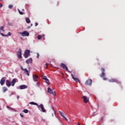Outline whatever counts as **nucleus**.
Listing matches in <instances>:
<instances>
[{
	"label": "nucleus",
	"mask_w": 125,
	"mask_h": 125,
	"mask_svg": "<svg viewBox=\"0 0 125 125\" xmlns=\"http://www.w3.org/2000/svg\"><path fill=\"white\" fill-rule=\"evenodd\" d=\"M38 25V22H36L35 23V26H37Z\"/></svg>",
	"instance_id": "ea45409f"
},
{
	"label": "nucleus",
	"mask_w": 125,
	"mask_h": 125,
	"mask_svg": "<svg viewBox=\"0 0 125 125\" xmlns=\"http://www.w3.org/2000/svg\"><path fill=\"white\" fill-rule=\"evenodd\" d=\"M24 73H26V74H27V75L28 76H29V73H30V72H29V71H28V70L27 69V68H25V69H24Z\"/></svg>",
	"instance_id": "412c9836"
},
{
	"label": "nucleus",
	"mask_w": 125,
	"mask_h": 125,
	"mask_svg": "<svg viewBox=\"0 0 125 125\" xmlns=\"http://www.w3.org/2000/svg\"><path fill=\"white\" fill-rule=\"evenodd\" d=\"M17 80V79L16 78H14L12 80V81L11 82V85L12 86H14L15 85Z\"/></svg>",
	"instance_id": "ddd939ff"
},
{
	"label": "nucleus",
	"mask_w": 125,
	"mask_h": 125,
	"mask_svg": "<svg viewBox=\"0 0 125 125\" xmlns=\"http://www.w3.org/2000/svg\"><path fill=\"white\" fill-rule=\"evenodd\" d=\"M21 34L22 35V37H28L29 35V33L26 31H24L23 32H21Z\"/></svg>",
	"instance_id": "6e6552de"
},
{
	"label": "nucleus",
	"mask_w": 125,
	"mask_h": 125,
	"mask_svg": "<svg viewBox=\"0 0 125 125\" xmlns=\"http://www.w3.org/2000/svg\"><path fill=\"white\" fill-rule=\"evenodd\" d=\"M6 85L8 87H10L11 85V82L8 80H7L6 81Z\"/></svg>",
	"instance_id": "a211bd4d"
},
{
	"label": "nucleus",
	"mask_w": 125,
	"mask_h": 125,
	"mask_svg": "<svg viewBox=\"0 0 125 125\" xmlns=\"http://www.w3.org/2000/svg\"><path fill=\"white\" fill-rule=\"evenodd\" d=\"M71 77L76 82H78L79 83H81L80 80L78 78L75 77L73 74H71Z\"/></svg>",
	"instance_id": "1a4fd4ad"
},
{
	"label": "nucleus",
	"mask_w": 125,
	"mask_h": 125,
	"mask_svg": "<svg viewBox=\"0 0 125 125\" xmlns=\"http://www.w3.org/2000/svg\"><path fill=\"white\" fill-rule=\"evenodd\" d=\"M52 109H53V110L54 111V114H55V115L56 116V112L55 110L54 109L53 107H52Z\"/></svg>",
	"instance_id": "2f4dec72"
},
{
	"label": "nucleus",
	"mask_w": 125,
	"mask_h": 125,
	"mask_svg": "<svg viewBox=\"0 0 125 125\" xmlns=\"http://www.w3.org/2000/svg\"><path fill=\"white\" fill-rule=\"evenodd\" d=\"M30 51L29 50H26L24 52V56L25 58L27 59L29 57V56L30 55Z\"/></svg>",
	"instance_id": "20e7f679"
},
{
	"label": "nucleus",
	"mask_w": 125,
	"mask_h": 125,
	"mask_svg": "<svg viewBox=\"0 0 125 125\" xmlns=\"http://www.w3.org/2000/svg\"><path fill=\"white\" fill-rule=\"evenodd\" d=\"M13 5H9L8 6V8H9V9H12V8H13Z\"/></svg>",
	"instance_id": "cd10ccee"
},
{
	"label": "nucleus",
	"mask_w": 125,
	"mask_h": 125,
	"mask_svg": "<svg viewBox=\"0 0 125 125\" xmlns=\"http://www.w3.org/2000/svg\"><path fill=\"white\" fill-rule=\"evenodd\" d=\"M0 64H1V63H0Z\"/></svg>",
	"instance_id": "8fccbe9b"
},
{
	"label": "nucleus",
	"mask_w": 125,
	"mask_h": 125,
	"mask_svg": "<svg viewBox=\"0 0 125 125\" xmlns=\"http://www.w3.org/2000/svg\"><path fill=\"white\" fill-rule=\"evenodd\" d=\"M62 77H63V78L64 79H65V77H64V74H63V73H62Z\"/></svg>",
	"instance_id": "c9c22d12"
},
{
	"label": "nucleus",
	"mask_w": 125,
	"mask_h": 125,
	"mask_svg": "<svg viewBox=\"0 0 125 125\" xmlns=\"http://www.w3.org/2000/svg\"><path fill=\"white\" fill-rule=\"evenodd\" d=\"M32 25H33V24H31V26H32Z\"/></svg>",
	"instance_id": "de8ad7c7"
},
{
	"label": "nucleus",
	"mask_w": 125,
	"mask_h": 125,
	"mask_svg": "<svg viewBox=\"0 0 125 125\" xmlns=\"http://www.w3.org/2000/svg\"><path fill=\"white\" fill-rule=\"evenodd\" d=\"M5 78L4 77L2 78L0 81V83L2 86L4 84V83H5Z\"/></svg>",
	"instance_id": "4468645a"
},
{
	"label": "nucleus",
	"mask_w": 125,
	"mask_h": 125,
	"mask_svg": "<svg viewBox=\"0 0 125 125\" xmlns=\"http://www.w3.org/2000/svg\"><path fill=\"white\" fill-rule=\"evenodd\" d=\"M37 58L38 59H39V57H40V54H39V53H37Z\"/></svg>",
	"instance_id": "7c9ffc66"
},
{
	"label": "nucleus",
	"mask_w": 125,
	"mask_h": 125,
	"mask_svg": "<svg viewBox=\"0 0 125 125\" xmlns=\"http://www.w3.org/2000/svg\"><path fill=\"white\" fill-rule=\"evenodd\" d=\"M78 125H81V124H80V123H79V122H78Z\"/></svg>",
	"instance_id": "c03bdc74"
},
{
	"label": "nucleus",
	"mask_w": 125,
	"mask_h": 125,
	"mask_svg": "<svg viewBox=\"0 0 125 125\" xmlns=\"http://www.w3.org/2000/svg\"><path fill=\"white\" fill-rule=\"evenodd\" d=\"M48 65H49L48 63H46V66L47 69L48 68Z\"/></svg>",
	"instance_id": "f704fd0d"
},
{
	"label": "nucleus",
	"mask_w": 125,
	"mask_h": 125,
	"mask_svg": "<svg viewBox=\"0 0 125 125\" xmlns=\"http://www.w3.org/2000/svg\"><path fill=\"white\" fill-rule=\"evenodd\" d=\"M3 5L2 3H0V8L2 7Z\"/></svg>",
	"instance_id": "e433bc0d"
},
{
	"label": "nucleus",
	"mask_w": 125,
	"mask_h": 125,
	"mask_svg": "<svg viewBox=\"0 0 125 125\" xmlns=\"http://www.w3.org/2000/svg\"><path fill=\"white\" fill-rule=\"evenodd\" d=\"M9 25L12 26V23H9Z\"/></svg>",
	"instance_id": "a19ab883"
},
{
	"label": "nucleus",
	"mask_w": 125,
	"mask_h": 125,
	"mask_svg": "<svg viewBox=\"0 0 125 125\" xmlns=\"http://www.w3.org/2000/svg\"><path fill=\"white\" fill-rule=\"evenodd\" d=\"M40 107H41L42 110V112H46V110L44 108V105L43 104H40V105H39Z\"/></svg>",
	"instance_id": "dca6fc26"
},
{
	"label": "nucleus",
	"mask_w": 125,
	"mask_h": 125,
	"mask_svg": "<svg viewBox=\"0 0 125 125\" xmlns=\"http://www.w3.org/2000/svg\"><path fill=\"white\" fill-rule=\"evenodd\" d=\"M30 28V26L28 27V29H29Z\"/></svg>",
	"instance_id": "09e8293b"
},
{
	"label": "nucleus",
	"mask_w": 125,
	"mask_h": 125,
	"mask_svg": "<svg viewBox=\"0 0 125 125\" xmlns=\"http://www.w3.org/2000/svg\"><path fill=\"white\" fill-rule=\"evenodd\" d=\"M3 0H0V1H2Z\"/></svg>",
	"instance_id": "49530a36"
},
{
	"label": "nucleus",
	"mask_w": 125,
	"mask_h": 125,
	"mask_svg": "<svg viewBox=\"0 0 125 125\" xmlns=\"http://www.w3.org/2000/svg\"><path fill=\"white\" fill-rule=\"evenodd\" d=\"M4 26H1L0 28V35L3 36V37H5V36H7V35H4V34H3L2 32H4Z\"/></svg>",
	"instance_id": "423d86ee"
},
{
	"label": "nucleus",
	"mask_w": 125,
	"mask_h": 125,
	"mask_svg": "<svg viewBox=\"0 0 125 125\" xmlns=\"http://www.w3.org/2000/svg\"><path fill=\"white\" fill-rule=\"evenodd\" d=\"M44 37H45L44 35H39L38 36V40H41L42 38H43V40H45Z\"/></svg>",
	"instance_id": "6ab92c4d"
},
{
	"label": "nucleus",
	"mask_w": 125,
	"mask_h": 125,
	"mask_svg": "<svg viewBox=\"0 0 125 125\" xmlns=\"http://www.w3.org/2000/svg\"><path fill=\"white\" fill-rule=\"evenodd\" d=\"M82 98H83V102H84V103L86 104L89 101V98L86 96L82 97Z\"/></svg>",
	"instance_id": "9b49d317"
},
{
	"label": "nucleus",
	"mask_w": 125,
	"mask_h": 125,
	"mask_svg": "<svg viewBox=\"0 0 125 125\" xmlns=\"http://www.w3.org/2000/svg\"><path fill=\"white\" fill-rule=\"evenodd\" d=\"M20 115H21V116L22 118H23V117H24L23 115H22V114L21 113H20Z\"/></svg>",
	"instance_id": "58836bf2"
},
{
	"label": "nucleus",
	"mask_w": 125,
	"mask_h": 125,
	"mask_svg": "<svg viewBox=\"0 0 125 125\" xmlns=\"http://www.w3.org/2000/svg\"><path fill=\"white\" fill-rule=\"evenodd\" d=\"M63 118L64 119H65V120L67 122L68 121V119H67V118H66V117H65V116H63Z\"/></svg>",
	"instance_id": "72a5a7b5"
},
{
	"label": "nucleus",
	"mask_w": 125,
	"mask_h": 125,
	"mask_svg": "<svg viewBox=\"0 0 125 125\" xmlns=\"http://www.w3.org/2000/svg\"><path fill=\"white\" fill-rule=\"evenodd\" d=\"M52 116L54 117V114H53V113H52Z\"/></svg>",
	"instance_id": "a18cd8bd"
},
{
	"label": "nucleus",
	"mask_w": 125,
	"mask_h": 125,
	"mask_svg": "<svg viewBox=\"0 0 125 125\" xmlns=\"http://www.w3.org/2000/svg\"><path fill=\"white\" fill-rule=\"evenodd\" d=\"M17 56L19 59H21L22 58L21 49H19V51L17 52Z\"/></svg>",
	"instance_id": "9d476101"
},
{
	"label": "nucleus",
	"mask_w": 125,
	"mask_h": 125,
	"mask_svg": "<svg viewBox=\"0 0 125 125\" xmlns=\"http://www.w3.org/2000/svg\"><path fill=\"white\" fill-rule=\"evenodd\" d=\"M3 92L5 93L6 91L8 90V88L6 86H3L2 87Z\"/></svg>",
	"instance_id": "4be33fe9"
},
{
	"label": "nucleus",
	"mask_w": 125,
	"mask_h": 125,
	"mask_svg": "<svg viewBox=\"0 0 125 125\" xmlns=\"http://www.w3.org/2000/svg\"><path fill=\"white\" fill-rule=\"evenodd\" d=\"M45 83L47 84H50V82H49V80L47 79L46 80H45Z\"/></svg>",
	"instance_id": "b1692460"
},
{
	"label": "nucleus",
	"mask_w": 125,
	"mask_h": 125,
	"mask_svg": "<svg viewBox=\"0 0 125 125\" xmlns=\"http://www.w3.org/2000/svg\"><path fill=\"white\" fill-rule=\"evenodd\" d=\"M40 84L39 83H37V87H40Z\"/></svg>",
	"instance_id": "473e14b6"
},
{
	"label": "nucleus",
	"mask_w": 125,
	"mask_h": 125,
	"mask_svg": "<svg viewBox=\"0 0 125 125\" xmlns=\"http://www.w3.org/2000/svg\"><path fill=\"white\" fill-rule=\"evenodd\" d=\"M18 11L21 15H23V13L20 10V9H18Z\"/></svg>",
	"instance_id": "bb28decb"
},
{
	"label": "nucleus",
	"mask_w": 125,
	"mask_h": 125,
	"mask_svg": "<svg viewBox=\"0 0 125 125\" xmlns=\"http://www.w3.org/2000/svg\"><path fill=\"white\" fill-rule=\"evenodd\" d=\"M26 22L27 23H30V19H29V18H27L26 19Z\"/></svg>",
	"instance_id": "5701e85b"
},
{
	"label": "nucleus",
	"mask_w": 125,
	"mask_h": 125,
	"mask_svg": "<svg viewBox=\"0 0 125 125\" xmlns=\"http://www.w3.org/2000/svg\"><path fill=\"white\" fill-rule=\"evenodd\" d=\"M7 108H8V109H9V108H10V107H9L8 105H7Z\"/></svg>",
	"instance_id": "37998d69"
},
{
	"label": "nucleus",
	"mask_w": 125,
	"mask_h": 125,
	"mask_svg": "<svg viewBox=\"0 0 125 125\" xmlns=\"http://www.w3.org/2000/svg\"><path fill=\"white\" fill-rule=\"evenodd\" d=\"M29 104H32V105H35L38 106V108L40 109V106L38 105V104L36 103H35L34 102H31L29 103Z\"/></svg>",
	"instance_id": "aec40b11"
},
{
	"label": "nucleus",
	"mask_w": 125,
	"mask_h": 125,
	"mask_svg": "<svg viewBox=\"0 0 125 125\" xmlns=\"http://www.w3.org/2000/svg\"><path fill=\"white\" fill-rule=\"evenodd\" d=\"M5 35V37L10 36H11V33L9 32L7 35Z\"/></svg>",
	"instance_id": "c756f323"
},
{
	"label": "nucleus",
	"mask_w": 125,
	"mask_h": 125,
	"mask_svg": "<svg viewBox=\"0 0 125 125\" xmlns=\"http://www.w3.org/2000/svg\"><path fill=\"white\" fill-rule=\"evenodd\" d=\"M92 83V79H88L87 81H86V82H85V85H86L91 86Z\"/></svg>",
	"instance_id": "39448f33"
},
{
	"label": "nucleus",
	"mask_w": 125,
	"mask_h": 125,
	"mask_svg": "<svg viewBox=\"0 0 125 125\" xmlns=\"http://www.w3.org/2000/svg\"><path fill=\"white\" fill-rule=\"evenodd\" d=\"M42 79H43V80H44L45 81L47 79L46 76H43L42 77Z\"/></svg>",
	"instance_id": "c85d7f7f"
},
{
	"label": "nucleus",
	"mask_w": 125,
	"mask_h": 125,
	"mask_svg": "<svg viewBox=\"0 0 125 125\" xmlns=\"http://www.w3.org/2000/svg\"><path fill=\"white\" fill-rule=\"evenodd\" d=\"M27 88V86L25 84L21 85L20 87V89L22 90V89H25Z\"/></svg>",
	"instance_id": "f3484780"
},
{
	"label": "nucleus",
	"mask_w": 125,
	"mask_h": 125,
	"mask_svg": "<svg viewBox=\"0 0 125 125\" xmlns=\"http://www.w3.org/2000/svg\"><path fill=\"white\" fill-rule=\"evenodd\" d=\"M47 92L50 93V94L53 95L54 96H56V93L55 90L54 89H51L50 87H48L47 88Z\"/></svg>",
	"instance_id": "f03ea898"
},
{
	"label": "nucleus",
	"mask_w": 125,
	"mask_h": 125,
	"mask_svg": "<svg viewBox=\"0 0 125 125\" xmlns=\"http://www.w3.org/2000/svg\"><path fill=\"white\" fill-rule=\"evenodd\" d=\"M20 98V96H17V99H18V100H19V99Z\"/></svg>",
	"instance_id": "79ce46f5"
},
{
	"label": "nucleus",
	"mask_w": 125,
	"mask_h": 125,
	"mask_svg": "<svg viewBox=\"0 0 125 125\" xmlns=\"http://www.w3.org/2000/svg\"><path fill=\"white\" fill-rule=\"evenodd\" d=\"M32 62H33V60L31 58H30V59H27L26 61V62L27 64H29L30 63H32Z\"/></svg>",
	"instance_id": "2eb2a0df"
},
{
	"label": "nucleus",
	"mask_w": 125,
	"mask_h": 125,
	"mask_svg": "<svg viewBox=\"0 0 125 125\" xmlns=\"http://www.w3.org/2000/svg\"><path fill=\"white\" fill-rule=\"evenodd\" d=\"M108 82L109 83H119V81H118V80L114 78H111L108 80Z\"/></svg>",
	"instance_id": "0eeeda50"
},
{
	"label": "nucleus",
	"mask_w": 125,
	"mask_h": 125,
	"mask_svg": "<svg viewBox=\"0 0 125 125\" xmlns=\"http://www.w3.org/2000/svg\"><path fill=\"white\" fill-rule=\"evenodd\" d=\"M60 67L63 68L64 70H65L66 71L70 72V71L68 70V67L66 65L65 63H61L60 64Z\"/></svg>",
	"instance_id": "7ed1b4c3"
},
{
	"label": "nucleus",
	"mask_w": 125,
	"mask_h": 125,
	"mask_svg": "<svg viewBox=\"0 0 125 125\" xmlns=\"http://www.w3.org/2000/svg\"><path fill=\"white\" fill-rule=\"evenodd\" d=\"M59 113L60 114V115L63 118L64 116V114L63 113H62V111H59Z\"/></svg>",
	"instance_id": "a878e982"
},
{
	"label": "nucleus",
	"mask_w": 125,
	"mask_h": 125,
	"mask_svg": "<svg viewBox=\"0 0 125 125\" xmlns=\"http://www.w3.org/2000/svg\"><path fill=\"white\" fill-rule=\"evenodd\" d=\"M21 69L23 71H24V69L23 68L22 66H21Z\"/></svg>",
	"instance_id": "4c0bfd02"
},
{
	"label": "nucleus",
	"mask_w": 125,
	"mask_h": 125,
	"mask_svg": "<svg viewBox=\"0 0 125 125\" xmlns=\"http://www.w3.org/2000/svg\"><path fill=\"white\" fill-rule=\"evenodd\" d=\"M39 77L36 74L33 75V81L35 82H37V81H38L37 79H39Z\"/></svg>",
	"instance_id": "f8f14e48"
},
{
	"label": "nucleus",
	"mask_w": 125,
	"mask_h": 125,
	"mask_svg": "<svg viewBox=\"0 0 125 125\" xmlns=\"http://www.w3.org/2000/svg\"><path fill=\"white\" fill-rule=\"evenodd\" d=\"M23 112L25 113H28V110L27 109H25L23 110Z\"/></svg>",
	"instance_id": "393cba45"
},
{
	"label": "nucleus",
	"mask_w": 125,
	"mask_h": 125,
	"mask_svg": "<svg viewBox=\"0 0 125 125\" xmlns=\"http://www.w3.org/2000/svg\"><path fill=\"white\" fill-rule=\"evenodd\" d=\"M101 71H102V74H101V77L103 78L104 81L107 80V78L105 77V69L103 67L101 68Z\"/></svg>",
	"instance_id": "f257e3e1"
}]
</instances>
